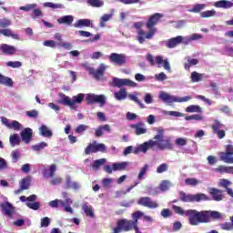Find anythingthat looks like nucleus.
Listing matches in <instances>:
<instances>
[{
  "label": "nucleus",
  "mask_w": 233,
  "mask_h": 233,
  "mask_svg": "<svg viewBox=\"0 0 233 233\" xmlns=\"http://www.w3.org/2000/svg\"><path fill=\"white\" fill-rule=\"evenodd\" d=\"M208 194L212 197L213 201H223L225 199L223 191L216 187H209Z\"/></svg>",
  "instance_id": "nucleus-13"
},
{
  "label": "nucleus",
  "mask_w": 233,
  "mask_h": 233,
  "mask_svg": "<svg viewBox=\"0 0 233 233\" xmlns=\"http://www.w3.org/2000/svg\"><path fill=\"white\" fill-rule=\"evenodd\" d=\"M51 185H61L63 183V178L60 177H56L50 180Z\"/></svg>",
  "instance_id": "nucleus-64"
},
{
  "label": "nucleus",
  "mask_w": 233,
  "mask_h": 233,
  "mask_svg": "<svg viewBox=\"0 0 233 233\" xmlns=\"http://www.w3.org/2000/svg\"><path fill=\"white\" fill-rule=\"evenodd\" d=\"M44 6L46 8H53V9L63 8V5H61V4H54L52 2L44 3Z\"/></svg>",
  "instance_id": "nucleus-54"
},
{
  "label": "nucleus",
  "mask_w": 233,
  "mask_h": 233,
  "mask_svg": "<svg viewBox=\"0 0 233 233\" xmlns=\"http://www.w3.org/2000/svg\"><path fill=\"white\" fill-rule=\"evenodd\" d=\"M128 97L131 101H134L135 103H137V105L139 106L140 108H145V104H143L137 96H136L135 95L129 94Z\"/></svg>",
  "instance_id": "nucleus-44"
},
{
  "label": "nucleus",
  "mask_w": 233,
  "mask_h": 233,
  "mask_svg": "<svg viewBox=\"0 0 233 233\" xmlns=\"http://www.w3.org/2000/svg\"><path fill=\"white\" fill-rule=\"evenodd\" d=\"M108 59L113 65H117L118 66H124V65H127V55L125 54H117V53H112Z\"/></svg>",
  "instance_id": "nucleus-10"
},
{
  "label": "nucleus",
  "mask_w": 233,
  "mask_h": 233,
  "mask_svg": "<svg viewBox=\"0 0 233 233\" xmlns=\"http://www.w3.org/2000/svg\"><path fill=\"white\" fill-rule=\"evenodd\" d=\"M57 23H59V25H67L68 26H70V25L74 23V16L64 15L57 19Z\"/></svg>",
  "instance_id": "nucleus-25"
},
{
  "label": "nucleus",
  "mask_w": 233,
  "mask_h": 233,
  "mask_svg": "<svg viewBox=\"0 0 233 233\" xmlns=\"http://www.w3.org/2000/svg\"><path fill=\"white\" fill-rule=\"evenodd\" d=\"M26 207L28 208H31V210H39L40 207H41V203L39 202H26Z\"/></svg>",
  "instance_id": "nucleus-51"
},
{
  "label": "nucleus",
  "mask_w": 233,
  "mask_h": 233,
  "mask_svg": "<svg viewBox=\"0 0 233 233\" xmlns=\"http://www.w3.org/2000/svg\"><path fill=\"white\" fill-rule=\"evenodd\" d=\"M142 216H144V214L141 211H137L132 213V218H133L132 223L134 227H137L139 218H142Z\"/></svg>",
  "instance_id": "nucleus-39"
},
{
  "label": "nucleus",
  "mask_w": 233,
  "mask_h": 233,
  "mask_svg": "<svg viewBox=\"0 0 233 233\" xmlns=\"http://www.w3.org/2000/svg\"><path fill=\"white\" fill-rule=\"evenodd\" d=\"M88 5L93 8H101L105 6V2L103 0H88Z\"/></svg>",
  "instance_id": "nucleus-38"
},
{
  "label": "nucleus",
  "mask_w": 233,
  "mask_h": 233,
  "mask_svg": "<svg viewBox=\"0 0 233 233\" xmlns=\"http://www.w3.org/2000/svg\"><path fill=\"white\" fill-rule=\"evenodd\" d=\"M187 143L188 140L185 137H178L175 140V145H177V147H186Z\"/></svg>",
  "instance_id": "nucleus-49"
},
{
  "label": "nucleus",
  "mask_w": 233,
  "mask_h": 233,
  "mask_svg": "<svg viewBox=\"0 0 233 233\" xmlns=\"http://www.w3.org/2000/svg\"><path fill=\"white\" fill-rule=\"evenodd\" d=\"M214 172H218V174H233V166L220 165L214 168Z\"/></svg>",
  "instance_id": "nucleus-22"
},
{
  "label": "nucleus",
  "mask_w": 233,
  "mask_h": 233,
  "mask_svg": "<svg viewBox=\"0 0 233 233\" xmlns=\"http://www.w3.org/2000/svg\"><path fill=\"white\" fill-rule=\"evenodd\" d=\"M66 188H67V190H77L79 188V184L77 182H72V178L68 177L66 180Z\"/></svg>",
  "instance_id": "nucleus-28"
},
{
  "label": "nucleus",
  "mask_w": 233,
  "mask_h": 233,
  "mask_svg": "<svg viewBox=\"0 0 233 233\" xmlns=\"http://www.w3.org/2000/svg\"><path fill=\"white\" fill-rule=\"evenodd\" d=\"M230 185H232V182H230V180L227 178L220 179L218 183V187H221L222 188H226V190L229 188L228 187H230Z\"/></svg>",
  "instance_id": "nucleus-43"
},
{
  "label": "nucleus",
  "mask_w": 233,
  "mask_h": 233,
  "mask_svg": "<svg viewBox=\"0 0 233 233\" xmlns=\"http://www.w3.org/2000/svg\"><path fill=\"white\" fill-rule=\"evenodd\" d=\"M75 28H83V26H88V19H80L75 22Z\"/></svg>",
  "instance_id": "nucleus-40"
},
{
  "label": "nucleus",
  "mask_w": 233,
  "mask_h": 233,
  "mask_svg": "<svg viewBox=\"0 0 233 233\" xmlns=\"http://www.w3.org/2000/svg\"><path fill=\"white\" fill-rule=\"evenodd\" d=\"M59 203L61 205V207H65V201L63 200H59V199H55L49 202V207H51L52 208H57V207H59Z\"/></svg>",
  "instance_id": "nucleus-47"
},
{
  "label": "nucleus",
  "mask_w": 233,
  "mask_h": 233,
  "mask_svg": "<svg viewBox=\"0 0 233 233\" xmlns=\"http://www.w3.org/2000/svg\"><path fill=\"white\" fill-rule=\"evenodd\" d=\"M0 34L5 37H13V39H19V35H15L12 32V29H1Z\"/></svg>",
  "instance_id": "nucleus-34"
},
{
  "label": "nucleus",
  "mask_w": 233,
  "mask_h": 233,
  "mask_svg": "<svg viewBox=\"0 0 233 233\" xmlns=\"http://www.w3.org/2000/svg\"><path fill=\"white\" fill-rule=\"evenodd\" d=\"M184 37L182 35H177L176 37L170 38L166 43L167 48H176L177 45H181L183 43Z\"/></svg>",
  "instance_id": "nucleus-16"
},
{
  "label": "nucleus",
  "mask_w": 233,
  "mask_h": 233,
  "mask_svg": "<svg viewBox=\"0 0 233 233\" xmlns=\"http://www.w3.org/2000/svg\"><path fill=\"white\" fill-rule=\"evenodd\" d=\"M2 212L7 218H13L14 216V206L10 202H4L0 205Z\"/></svg>",
  "instance_id": "nucleus-15"
},
{
  "label": "nucleus",
  "mask_w": 233,
  "mask_h": 233,
  "mask_svg": "<svg viewBox=\"0 0 233 233\" xmlns=\"http://www.w3.org/2000/svg\"><path fill=\"white\" fill-rule=\"evenodd\" d=\"M12 25V22L8 19H3L0 21V26L1 28H8Z\"/></svg>",
  "instance_id": "nucleus-63"
},
{
  "label": "nucleus",
  "mask_w": 233,
  "mask_h": 233,
  "mask_svg": "<svg viewBox=\"0 0 233 233\" xmlns=\"http://www.w3.org/2000/svg\"><path fill=\"white\" fill-rule=\"evenodd\" d=\"M179 196L180 201H183V203H199L201 201H210V197L205 193L191 195L187 194L184 191H180Z\"/></svg>",
  "instance_id": "nucleus-4"
},
{
  "label": "nucleus",
  "mask_w": 233,
  "mask_h": 233,
  "mask_svg": "<svg viewBox=\"0 0 233 233\" xmlns=\"http://www.w3.org/2000/svg\"><path fill=\"white\" fill-rule=\"evenodd\" d=\"M0 85H5V86H12V85H14V82L12 81V78L0 74Z\"/></svg>",
  "instance_id": "nucleus-37"
},
{
  "label": "nucleus",
  "mask_w": 233,
  "mask_h": 233,
  "mask_svg": "<svg viewBox=\"0 0 233 233\" xmlns=\"http://www.w3.org/2000/svg\"><path fill=\"white\" fill-rule=\"evenodd\" d=\"M216 8H232V2L220 0L215 3Z\"/></svg>",
  "instance_id": "nucleus-29"
},
{
  "label": "nucleus",
  "mask_w": 233,
  "mask_h": 233,
  "mask_svg": "<svg viewBox=\"0 0 233 233\" xmlns=\"http://www.w3.org/2000/svg\"><path fill=\"white\" fill-rule=\"evenodd\" d=\"M224 127L225 125L221 124L218 119H215L214 123L211 125L212 132L217 136L218 139H223L227 136L225 130L222 129Z\"/></svg>",
  "instance_id": "nucleus-9"
},
{
  "label": "nucleus",
  "mask_w": 233,
  "mask_h": 233,
  "mask_svg": "<svg viewBox=\"0 0 233 233\" xmlns=\"http://www.w3.org/2000/svg\"><path fill=\"white\" fill-rule=\"evenodd\" d=\"M30 181H32V178L30 177V176L23 178L20 181V187H22V189L28 190V188H30Z\"/></svg>",
  "instance_id": "nucleus-36"
},
{
  "label": "nucleus",
  "mask_w": 233,
  "mask_h": 233,
  "mask_svg": "<svg viewBox=\"0 0 233 233\" xmlns=\"http://www.w3.org/2000/svg\"><path fill=\"white\" fill-rule=\"evenodd\" d=\"M111 86L115 88H122V86H129L130 88H136L137 86V83L128 79V78H117L113 77L112 82L110 83Z\"/></svg>",
  "instance_id": "nucleus-8"
},
{
  "label": "nucleus",
  "mask_w": 233,
  "mask_h": 233,
  "mask_svg": "<svg viewBox=\"0 0 233 233\" xmlns=\"http://www.w3.org/2000/svg\"><path fill=\"white\" fill-rule=\"evenodd\" d=\"M168 170V164L163 163L159 165L157 168V174H163V172H167Z\"/></svg>",
  "instance_id": "nucleus-56"
},
{
  "label": "nucleus",
  "mask_w": 233,
  "mask_h": 233,
  "mask_svg": "<svg viewBox=\"0 0 233 233\" xmlns=\"http://www.w3.org/2000/svg\"><path fill=\"white\" fill-rule=\"evenodd\" d=\"M112 17H113L112 14H105L104 15H102L100 18L99 26L101 28H105L106 26V23L110 21V19H112Z\"/></svg>",
  "instance_id": "nucleus-33"
},
{
  "label": "nucleus",
  "mask_w": 233,
  "mask_h": 233,
  "mask_svg": "<svg viewBox=\"0 0 233 233\" xmlns=\"http://www.w3.org/2000/svg\"><path fill=\"white\" fill-rule=\"evenodd\" d=\"M23 64L19 61H9L6 62V66H11V68H20V66H22Z\"/></svg>",
  "instance_id": "nucleus-57"
},
{
  "label": "nucleus",
  "mask_w": 233,
  "mask_h": 233,
  "mask_svg": "<svg viewBox=\"0 0 233 233\" xmlns=\"http://www.w3.org/2000/svg\"><path fill=\"white\" fill-rule=\"evenodd\" d=\"M127 89L126 88H121L118 92L115 93V98L117 101H123V99H127Z\"/></svg>",
  "instance_id": "nucleus-32"
},
{
  "label": "nucleus",
  "mask_w": 233,
  "mask_h": 233,
  "mask_svg": "<svg viewBox=\"0 0 233 233\" xmlns=\"http://www.w3.org/2000/svg\"><path fill=\"white\" fill-rule=\"evenodd\" d=\"M32 136H33V131H32V128L30 127L25 128L21 132L22 141H24V143H25L26 145H28V143L32 141Z\"/></svg>",
  "instance_id": "nucleus-18"
},
{
  "label": "nucleus",
  "mask_w": 233,
  "mask_h": 233,
  "mask_svg": "<svg viewBox=\"0 0 233 233\" xmlns=\"http://www.w3.org/2000/svg\"><path fill=\"white\" fill-rule=\"evenodd\" d=\"M61 99L58 100V103L60 105H64L65 106H70V108L76 109V105L83 103V100L85 99V95L78 94L77 96H75L70 99L69 96L60 93Z\"/></svg>",
  "instance_id": "nucleus-5"
},
{
  "label": "nucleus",
  "mask_w": 233,
  "mask_h": 233,
  "mask_svg": "<svg viewBox=\"0 0 233 233\" xmlns=\"http://www.w3.org/2000/svg\"><path fill=\"white\" fill-rule=\"evenodd\" d=\"M185 183L190 187H198V185H199V180L197 178H186Z\"/></svg>",
  "instance_id": "nucleus-50"
},
{
  "label": "nucleus",
  "mask_w": 233,
  "mask_h": 233,
  "mask_svg": "<svg viewBox=\"0 0 233 233\" xmlns=\"http://www.w3.org/2000/svg\"><path fill=\"white\" fill-rule=\"evenodd\" d=\"M172 208L175 214H178V216H186V218H188V223L193 227H198L199 223H210V218L221 219V213H219L218 211H198L196 209L185 210L183 209V208L176 205H173Z\"/></svg>",
  "instance_id": "nucleus-1"
},
{
  "label": "nucleus",
  "mask_w": 233,
  "mask_h": 233,
  "mask_svg": "<svg viewBox=\"0 0 233 233\" xmlns=\"http://www.w3.org/2000/svg\"><path fill=\"white\" fill-rule=\"evenodd\" d=\"M39 134L42 136V137H52L54 136V133H52V130L48 128V127L42 125L39 127Z\"/></svg>",
  "instance_id": "nucleus-23"
},
{
  "label": "nucleus",
  "mask_w": 233,
  "mask_h": 233,
  "mask_svg": "<svg viewBox=\"0 0 233 233\" xmlns=\"http://www.w3.org/2000/svg\"><path fill=\"white\" fill-rule=\"evenodd\" d=\"M230 221L231 222H225L223 224H221V228L222 230H232L233 228V216L230 217Z\"/></svg>",
  "instance_id": "nucleus-41"
},
{
  "label": "nucleus",
  "mask_w": 233,
  "mask_h": 233,
  "mask_svg": "<svg viewBox=\"0 0 233 233\" xmlns=\"http://www.w3.org/2000/svg\"><path fill=\"white\" fill-rule=\"evenodd\" d=\"M25 116H27V117L35 118V117H37V116H39V111L35 110V109H32L30 111H26Z\"/></svg>",
  "instance_id": "nucleus-60"
},
{
  "label": "nucleus",
  "mask_w": 233,
  "mask_h": 233,
  "mask_svg": "<svg viewBox=\"0 0 233 233\" xmlns=\"http://www.w3.org/2000/svg\"><path fill=\"white\" fill-rule=\"evenodd\" d=\"M232 156L228 152H221L219 155L220 161H224V163L232 164Z\"/></svg>",
  "instance_id": "nucleus-31"
},
{
  "label": "nucleus",
  "mask_w": 233,
  "mask_h": 233,
  "mask_svg": "<svg viewBox=\"0 0 233 233\" xmlns=\"http://www.w3.org/2000/svg\"><path fill=\"white\" fill-rule=\"evenodd\" d=\"M147 172H148V164L144 165V167L140 169L138 173V179H143L145 176H147Z\"/></svg>",
  "instance_id": "nucleus-52"
},
{
  "label": "nucleus",
  "mask_w": 233,
  "mask_h": 233,
  "mask_svg": "<svg viewBox=\"0 0 233 233\" xmlns=\"http://www.w3.org/2000/svg\"><path fill=\"white\" fill-rule=\"evenodd\" d=\"M41 227L46 228V227H50V218L45 217L41 218Z\"/></svg>",
  "instance_id": "nucleus-61"
},
{
  "label": "nucleus",
  "mask_w": 233,
  "mask_h": 233,
  "mask_svg": "<svg viewBox=\"0 0 233 233\" xmlns=\"http://www.w3.org/2000/svg\"><path fill=\"white\" fill-rule=\"evenodd\" d=\"M205 78V74L198 73V71H193L191 73V83H199V81H203Z\"/></svg>",
  "instance_id": "nucleus-26"
},
{
  "label": "nucleus",
  "mask_w": 233,
  "mask_h": 233,
  "mask_svg": "<svg viewBox=\"0 0 233 233\" xmlns=\"http://www.w3.org/2000/svg\"><path fill=\"white\" fill-rule=\"evenodd\" d=\"M186 112H188L190 114L194 112H201V107L199 106L191 105L186 108Z\"/></svg>",
  "instance_id": "nucleus-48"
},
{
  "label": "nucleus",
  "mask_w": 233,
  "mask_h": 233,
  "mask_svg": "<svg viewBox=\"0 0 233 233\" xmlns=\"http://www.w3.org/2000/svg\"><path fill=\"white\" fill-rule=\"evenodd\" d=\"M159 188H160L161 192H167V190H168V188H170V181L163 180L159 185Z\"/></svg>",
  "instance_id": "nucleus-45"
},
{
  "label": "nucleus",
  "mask_w": 233,
  "mask_h": 233,
  "mask_svg": "<svg viewBox=\"0 0 233 233\" xmlns=\"http://www.w3.org/2000/svg\"><path fill=\"white\" fill-rule=\"evenodd\" d=\"M10 143L13 145V147H15V145H19L21 141L19 140V135L14 134L10 137Z\"/></svg>",
  "instance_id": "nucleus-53"
},
{
  "label": "nucleus",
  "mask_w": 233,
  "mask_h": 233,
  "mask_svg": "<svg viewBox=\"0 0 233 233\" xmlns=\"http://www.w3.org/2000/svg\"><path fill=\"white\" fill-rule=\"evenodd\" d=\"M207 8V4H197L191 9L188 10L191 14H199L201 10Z\"/></svg>",
  "instance_id": "nucleus-30"
},
{
  "label": "nucleus",
  "mask_w": 233,
  "mask_h": 233,
  "mask_svg": "<svg viewBox=\"0 0 233 233\" xmlns=\"http://www.w3.org/2000/svg\"><path fill=\"white\" fill-rule=\"evenodd\" d=\"M105 70H106V66H105V64H100L96 71L94 68L89 67V74H91L96 81H101L105 76Z\"/></svg>",
  "instance_id": "nucleus-12"
},
{
  "label": "nucleus",
  "mask_w": 233,
  "mask_h": 233,
  "mask_svg": "<svg viewBox=\"0 0 233 233\" xmlns=\"http://www.w3.org/2000/svg\"><path fill=\"white\" fill-rule=\"evenodd\" d=\"M88 103H98L100 106H105L106 98L103 95L88 94Z\"/></svg>",
  "instance_id": "nucleus-14"
},
{
  "label": "nucleus",
  "mask_w": 233,
  "mask_h": 233,
  "mask_svg": "<svg viewBox=\"0 0 233 233\" xmlns=\"http://www.w3.org/2000/svg\"><path fill=\"white\" fill-rule=\"evenodd\" d=\"M127 167H128V162L112 164V168L115 172H117V170H125Z\"/></svg>",
  "instance_id": "nucleus-35"
},
{
  "label": "nucleus",
  "mask_w": 233,
  "mask_h": 233,
  "mask_svg": "<svg viewBox=\"0 0 233 233\" xmlns=\"http://www.w3.org/2000/svg\"><path fill=\"white\" fill-rule=\"evenodd\" d=\"M46 147H48V144L46 142H41L38 145L33 146V150H35V152H39L43 150V148H46Z\"/></svg>",
  "instance_id": "nucleus-55"
},
{
  "label": "nucleus",
  "mask_w": 233,
  "mask_h": 233,
  "mask_svg": "<svg viewBox=\"0 0 233 233\" xmlns=\"http://www.w3.org/2000/svg\"><path fill=\"white\" fill-rule=\"evenodd\" d=\"M137 205H141L142 207H147V208H157L159 207V204L149 197H141L137 200Z\"/></svg>",
  "instance_id": "nucleus-11"
},
{
  "label": "nucleus",
  "mask_w": 233,
  "mask_h": 233,
  "mask_svg": "<svg viewBox=\"0 0 233 233\" xmlns=\"http://www.w3.org/2000/svg\"><path fill=\"white\" fill-rule=\"evenodd\" d=\"M88 152L97 154V152H106V146L105 144H89Z\"/></svg>",
  "instance_id": "nucleus-17"
},
{
  "label": "nucleus",
  "mask_w": 233,
  "mask_h": 233,
  "mask_svg": "<svg viewBox=\"0 0 233 233\" xmlns=\"http://www.w3.org/2000/svg\"><path fill=\"white\" fill-rule=\"evenodd\" d=\"M159 97L164 103H177V96H170L163 91L159 93Z\"/></svg>",
  "instance_id": "nucleus-20"
},
{
  "label": "nucleus",
  "mask_w": 233,
  "mask_h": 233,
  "mask_svg": "<svg viewBox=\"0 0 233 233\" xmlns=\"http://www.w3.org/2000/svg\"><path fill=\"white\" fill-rule=\"evenodd\" d=\"M105 163H106V159L105 158L95 160L93 163V168H95V170H97L99 169V167H103Z\"/></svg>",
  "instance_id": "nucleus-46"
},
{
  "label": "nucleus",
  "mask_w": 233,
  "mask_h": 233,
  "mask_svg": "<svg viewBox=\"0 0 233 233\" xmlns=\"http://www.w3.org/2000/svg\"><path fill=\"white\" fill-rule=\"evenodd\" d=\"M154 139L156 140H148L139 145L134 149L133 154H139V152L147 154L148 148H152L153 147H157L160 150H172L170 139L165 140V130L163 128L157 130V135L155 136Z\"/></svg>",
  "instance_id": "nucleus-3"
},
{
  "label": "nucleus",
  "mask_w": 233,
  "mask_h": 233,
  "mask_svg": "<svg viewBox=\"0 0 233 233\" xmlns=\"http://www.w3.org/2000/svg\"><path fill=\"white\" fill-rule=\"evenodd\" d=\"M0 50L5 56H14V54H15V52H17V49L15 48V46H10L8 44H3L0 46Z\"/></svg>",
  "instance_id": "nucleus-19"
},
{
  "label": "nucleus",
  "mask_w": 233,
  "mask_h": 233,
  "mask_svg": "<svg viewBox=\"0 0 233 233\" xmlns=\"http://www.w3.org/2000/svg\"><path fill=\"white\" fill-rule=\"evenodd\" d=\"M88 41L89 43H95V41H99V39H101V35L96 34V35H92L91 33H88Z\"/></svg>",
  "instance_id": "nucleus-59"
},
{
  "label": "nucleus",
  "mask_w": 233,
  "mask_h": 233,
  "mask_svg": "<svg viewBox=\"0 0 233 233\" xmlns=\"http://www.w3.org/2000/svg\"><path fill=\"white\" fill-rule=\"evenodd\" d=\"M9 128H13V130H21V124L17 122V120H14L11 122Z\"/></svg>",
  "instance_id": "nucleus-62"
},
{
  "label": "nucleus",
  "mask_w": 233,
  "mask_h": 233,
  "mask_svg": "<svg viewBox=\"0 0 233 233\" xmlns=\"http://www.w3.org/2000/svg\"><path fill=\"white\" fill-rule=\"evenodd\" d=\"M131 127L135 129V134L137 136L147 134V128L143 127V123L133 124L131 125Z\"/></svg>",
  "instance_id": "nucleus-24"
},
{
  "label": "nucleus",
  "mask_w": 233,
  "mask_h": 233,
  "mask_svg": "<svg viewBox=\"0 0 233 233\" xmlns=\"http://www.w3.org/2000/svg\"><path fill=\"white\" fill-rule=\"evenodd\" d=\"M187 62L184 64L185 70L190 72L191 66H196V65H199V60L198 58H192L190 56L186 57Z\"/></svg>",
  "instance_id": "nucleus-21"
},
{
  "label": "nucleus",
  "mask_w": 233,
  "mask_h": 233,
  "mask_svg": "<svg viewBox=\"0 0 233 233\" xmlns=\"http://www.w3.org/2000/svg\"><path fill=\"white\" fill-rule=\"evenodd\" d=\"M216 15V10H207L200 13V17L207 18V17H214Z\"/></svg>",
  "instance_id": "nucleus-42"
},
{
  "label": "nucleus",
  "mask_w": 233,
  "mask_h": 233,
  "mask_svg": "<svg viewBox=\"0 0 233 233\" xmlns=\"http://www.w3.org/2000/svg\"><path fill=\"white\" fill-rule=\"evenodd\" d=\"M147 61L149 63L150 66H155L156 65H164L165 70L170 72V63L167 59H163V56H157L155 58L152 54L147 55Z\"/></svg>",
  "instance_id": "nucleus-7"
},
{
  "label": "nucleus",
  "mask_w": 233,
  "mask_h": 233,
  "mask_svg": "<svg viewBox=\"0 0 233 233\" xmlns=\"http://www.w3.org/2000/svg\"><path fill=\"white\" fill-rule=\"evenodd\" d=\"M56 170H57V166L56 164H52L49 167V173H48V169H45L43 171L44 177H53L56 174Z\"/></svg>",
  "instance_id": "nucleus-27"
},
{
  "label": "nucleus",
  "mask_w": 233,
  "mask_h": 233,
  "mask_svg": "<svg viewBox=\"0 0 233 233\" xmlns=\"http://www.w3.org/2000/svg\"><path fill=\"white\" fill-rule=\"evenodd\" d=\"M37 6L36 4H29L25 6H20V10H23L24 12H30V10H34Z\"/></svg>",
  "instance_id": "nucleus-58"
},
{
  "label": "nucleus",
  "mask_w": 233,
  "mask_h": 233,
  "mask_svg": "<svg viewBox=\"0 0 233 233\" xmlns=\"http://www.w3.org/2000/svg\"><path fill=\"white\" fill-rule=\"evenodd\" d=\"M163 17H165V15L161 13H155L151 15L146 22V27L148 30L147 32L143 29L145 22H135L133 24V28H135L137 34V41H138L140 45H143L147 39H154V35H156V32H157V28H156V26Z\"/></svg>",
  "instance_id": "nucleus-2"
},
{
  "label": "nucleus",
  "mask_w": 233,
  "mask_h": 233,
  "mask_svg": "<svg viewBox=\"0 0 233 233\" xmlns=\"http://www.w3.org/2000/svg\"><path fill=\"white\" fill-rule=\"evenodd\" d=\"M134 230L132 220L121 218L116 221V227L113 228L112 233L130 232Z\"/></svg>",
  "instance_id": "nucleus-6"
}]
</instances>
